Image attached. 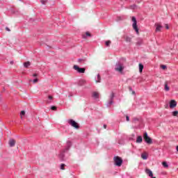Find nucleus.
<instances>
[{"mask_svg": "<svg viewBox=\"0 0 178 178\" xmlns=\"http://www.w3.org/2000/svg\"><path fill=\"white\" fill-rule=\"evenodd\" d=\"M92 97L95 99H99V92H93L92 93Z\"/></svg>", "mask_w": 178, "mask_h": 178, "instance_id": "nucleus-9", "label": "nucleus"}, {"mask_svg": "<svg viewBox=\"0 0 178 178\" xmlns=\"http://www.w3.org/2000/svg\"><path fill=\"white\" fill-rule=\"evenodd\" d=\"M131 20L133 22L132 26L134 30H135L136 34H140V32L138 31V26H137V19H136L135 17H132Z\"/></svg>", "mask_w": 178, "mask_h": 178, "instance_id": "nucleus-1", "label": "nucleus"}, {"mask_svg": "<svg viewBox=\"0 0 178 178\" xmlns=\"http://www.w3.org/2000/svg\"><path fill=\"white\" fill-rule=\"evenodd\" d=\"M103 127H104V129H106V124H104V125L103 126Z\"/></svg>", "mask_w": 178, "mask_h": 178, "instance_id": "nucleus-38", "label": "nucleus"}, {"mask_svg": "<svg viewBox=\"0 0 178 178\" xmlns=\"http://www.w3.org/2000/svg\"><path fill=\"white\" fill-rule=\"evenodd\" d=\"M126 120H127V122H129L130 118L128 115H126Z\"/></svg>", "mask_w": 178, "mask_h": 178, "instance_id": "nucleus-33", "label": "nucleus"}, {"mask_svg": "<svg viewBox=\"0 0 178 178\" xmlns=\"http://www.w3.org/2000/svg\"><path fill=\"white\" fill-rule=\"evenodd\" d=\"M8 144L10 147H15V145L16 144V140H15L14 139H10L8 141Z\"/></svg>", "mask_w": 178, "mask_h": 178, "instance_id": "nucleus-10", "label": "nucleus"}, {"mask_svg": "<svg viewBox=\"0 0 178 178\" xmlns=\"http://www.w3.org/2000/svg\"><path fill=\"white\" fill-rule=\"evenodd\" d=\"M165 29H167V30H169V25L168 24H165Z\"/></svg>", "mask_w": 178, "mask_h": 178, "instance_id": "nucleus-34", "label": "nucleus"}, {"mask_svg": "<svg viewBox=\"0 0 178 178\" xmlns=\"http://www.w3.org/2000/svg\"><path fill=\"white\" fill-rule=\"evenodd\" d=\"M38 79H33V83H38Z\"/></svg>", "mask_w": 178, "mask_h": 178, "instance_id": "nucleus-32", "label": "nucleus"}, {"mask_svg": "<svg viewBox=\"0 0 178 178\" xmlns=\"http://www.w3.org/2000/svg\"><path fill=\"white\" fill-rule=\"evenodd\" d=\"M67 122L70 124V126H72L74 129H80L79 123H77L76 121L73 120H68Z\"/></svg>", "mask_w": 178, "mask_h": 178, "instance_id": "nucleus-4", "label": "nucleus"}, {"mask_svg": "<svg viewBox=\"0 0 178 178\" xmlns=\"http://www.w3.org/2000/svg\"><path fill=\"white\" fill-rule=\"evenodd\" d=\"M30 65H31V63H30V61H27V62H26V63H24V67H29V66H30Z\"/></svg>", "mask_w": 178, "mask_h": 178, "instance_id": "nucleus-18", "label": "nucleus"}, {"mask_svg": "<svg viewBox=\"0 0 178 178\" xmlns=\"http://www.w3.org/2000/svg\"><path fill=\"white\" fill-rule=\"evenodd\" d=\"M152 178H156V177H155L153 176V177H152Z\"/></svg>", "mask_w": 178, "mask_h": 178, "instance_id": "nucleus-43", "label": "nucleus"}, {"mask_svg": "<svg viewBox=\"0 0 178 178\" xmlns=\"http://www.w3.org/2000/svg\"><path fill=\"white\" fill-rule=\"evenodd\" d=\"M145 172L146 175H147V176H149V177H152L154 176V173L149 168H145Z\"/></svg>", "mask_w": 178, "mask_h": 178, "instance_id": "nucleus-7", "label": "nucleus"}, {"mask_svg": "<svg viewBox=\"0 0 178 178\" xmlns=\"http://www.w3.org/2000/svg\"><path fill=\"white\" fill-rule=\"evenodd\" d=\"M142 159H147L148 156H147V154L143 153L141 154Z\"/></svg>", "mask_w": 178, "mask_h": 178, "instance_id": "nucleus-19", "label": "nucleus"}, {"mask_svg": "<svg viewBox=\"0 0 178 178\" xmlns=\"http://www.w3.org/2000/svg\"><path fill=\"white\" fill-rule=\"evenodd\" d=\"M177 106V102H176V100H171L170 102V108H175V106Z\"/></svg>", "mask_w": 178, "mask_h": 178, "instance_id": "nucleus-8", "label": "nucleus"}, {"mask_svg": "<svg viewBox=\"0 0 178 178\" xmlns=\"http://www.w3.org/2000/svg\"><path fill=\"white\" fill-rule=\"evenodd\" d=\"M86 80H83V79H81V80H80L79 81V83H78V85L80 86V87H81V86H86Z\"/></svg>", "mask_w": 178, "mask_h": 178, "instance_id": "nucleus-12", "label": "nucleus"}, {"mask_svg": "<svg viewBox=\"0 0 178 178\" xmlns=\"http://www.w3.org/2000/svg\"><path fill=\"white\" fill-rule=\"evenodd\" d=\"M177 115H178V111H174V112H172V115H173V116H177Z\"/></svg>", "mask_w": 178, "mask_h": 178, "instance_id": "nucleus-27", "label": "nucleus"}, {"mask_svg": "<svg viewBox=\"0 0 178 178\" xmlns=\"http://www.w3.org/2000/svg\"><path fill=\"white\" fill-rule=\"evenodd\" d=\"M60 169H61L62 170H65V164H61V165H60Z\"/></svg>", "mask_w": 178, "mask_h": 178, "instance_id": "nucleus-28", "label": "nucleus"}, {"mask_svg": "<svg viewBox=\"0 0 178 178\" xmlns=\"http://www.w3.org/2000/svg\"><path fill=\"white\" fill-rule=\"evenodd\" d=\"M132 94H136V92L135 91H132Z\"/></svg>", "mask_w": 178, "mask_h": 178, "instance_id": "nucleus-40", "label": "nucleus"}, {"mask_svg": "<svg viewBox=\"0 0 178 178\" xmlns=\"http://www.w3.org/2000/svg\"><path fill=\"white\" fill-rule=\"evenodd\" d=\"M26 115V112H24V111H22L20 113V115L21 116H24Z\"/></svg>", "mask_w": 178, "mask_h": 178, "instance_id": "nucleus-25", "label": "nucleus"}, {"mask_svg": "<svg viewBox=\"0 0 178 178\" xmlns=\"http://www.w3.org/2000/svg\"><path fill=\"white\" fill-rule=\"evenodd\" d=\"M40 2L42 5H47V2H48V0H40Z\"/></svg>", "mask_w": 178, "mask_h": 178, "instance_id": "nucleus-22", "label": "nucleus"}, {"mask_svg": "<svg viewBox=\"0 0 178 178\" xmlns=\"http://www.w3.org/2000/svg\"><path fill=\"white\" fill-rule=\"evenodd\" d=\"M38 74H33V77H37Z\"/></svg>", "mask_w": 178, "mask_h": 178, "instance_id": "nucleus-36", "label": "nucleus"}, {"mask_svg": "<svg viewBox=\"0 0 178 178\" xmlns=\"http://www.w3.org/2000/svg\"><path fill=\"white\" fill-rule=\"evenodd\" d=\"M86 35L88 37H91V33H90V32H86Z\"/></svg>", "mask_w": 178, "mask_h": 178, "instance_id": "nucleus-31", "label": "nucleus"}, {"mask_svg": "<svg viewBox=\"0 0 178 178\" xmlns=\"http://www.w3.org/2000/svg\"><path fill=\"white\" fill-rule=\"evenodd\" d=\"M129 90H131V88H129Z\"/></svg>", "mask_w": 178, "mask_h": 178, "instance_id": "nucleus-44", "label": "nucleus"}, {"mask_svg": "<svg viewBox=\"0 0 178 178\" xmlns=\"http://www.w3.org/2000/svg\"><path fill=\"white\" fill-rule=\"evenodd\" d=\"M111 44H112V42H111V40L106 41V47H109L111 45Z\"/></svg>", "mask_w": 178, "mask_h": 178, "instance_id": "nucleus-23", "label": "nucleus"}, {"mask_svg": "<svg viewBox=\"0 0 178 178\" xmlns=\"http://www.w3.org/2000/svg\"><path fill=\"white\" fill-rule=\"evenodd\" d=\"M83 38H86V35H83Z\"/></svg>", "mask_w": 178, "mask_h": 178, "instance_id": "nucleus-39", "label": "nucleus"}, {"mask_svg": "<svg viewBox=\"0 0 178 178\" xmlns=\"http://www.w3.org/2000/svg\"><path fill=\"white\" fill-rule=\"evenodd\" d=\"M136 143H143V137H141V136H138V138H137V139H136Z\"/></svg>", "mask_w": 178, "mask_h": 178, "instance_id": "nucleus-16", "label": "nucleus"}, {"mask_svg": "<svg viewBox=\"0 0 178 178\" xmlns=\"http://www.w3.org/2000/svg\"><path fill=\"white\" fill-rule=\"evenodd\" d=\"M124 70V65H123V64L118 63L116 64L115 70L116 72H119L120 73H122L123 72V70Z\"/></svg>", "mask_w": 178, "mask_h": 178, "instance_id": "nucleus-3", "label": "nucleus"}, {"mask_svg": "<svg viewBox=\"0 0 178 178\" xmlns=\"http://www.w3.org/2000/svg\"><path fill=\"white\" fill-rule=\"evenodd\" d=\"M113 160L116 166H122V163H123L122 158L119 157V156H114Z\"/></svg>", "mask_w": 178, "mask_h": 178, "instance_id": "nucleus-2", "label": "nucleus"}, {"mask_svg": "<svg viewBox=\"0 0 178 178\" xmlns=\"http://www.w3.org/2000/svg\"><path fill=\"white\" fill-rule=\"evenodd\" d=\"M48 98H49V99H53V97L52 96H51V95H49V97H48Z\"/></svg>", "mask_w": 178, "mask_h": 178, "instance_id": "nucleus-35", "label": "nucleus"}, {"mask_svg": "<svg viewBox=\"0 0 178 178\" xmlns=\"http://www.w3.org/2000/svg\"><path fill=\"white\" fill-rule=\"evenodd\" d=\"M162 165L164 168H169V165H168V163H166V161H163L162 163Z\"/></svg>", "mask_w": 178, "mask_h": 178, "instance_id": "nucleus-21", "label": "nucleus"}, {"mask_svg": "<svg viewBox=\"0 0 178 178\" xmlns=\"http://www.w3.org/2000/svg\"><path fill=\"white\" fill-rule=\"evenodd\" d=\"M115 97V94H113V92H112L110 95V102H109V105H112L113 104V102H112V99H113V98Z\"/></svg>", "mask_w": 178, "mask_h": 178, "instance_id": "nucleus-14", "label": "nucleus"}, {"mask_svg": "<svg viewBox=\"0 0 178 178\" xmlns=\"http://www.w3.org/2000/svg\"><path fill=\"white\" fill-rule=\"evenodd\" d=\"M78 62H79V63H84V62H86V59H84V58H79L78 60Z\"/></svg>", "mask_w": 178, "mask_h": 178, "instance_id": "nucleus-20", "label": "nucleus"}, {"mask_svg": "<svg viewBox=\"0 0 178 178\" xmlns=\"http://www.w3.org/2000/svg\"><path fill=\"white\" fill-rule=\"evenodd\" d=\"M124 38L127 42H131V38L129 36H124Z\"/></svg>", "mask_w": 178, "mask_h": 178, "instance_id": "nucleus-15", "label": "nucleus"}, {"mask_svg": "<svg viewBox=\"0 0 178 178\" xmlns=\"http://www.w3.org/2000/svg\"><path fill=\"white\" fill-rule=\"evenodd\" d=\"M155 27H156V31H161L162 26H161L160 24H155Z\"/></svg>", "mask_w": 178, "mask_h": 178, "instance_id": "nucleus-11", "label": "nucleus"}, {"mask_svg": "<svg viewBox=\"0 0 178 178\" xmlns=\"http://www.w3.org/2000/svg\"><path fill=\"white\" fill-rule=\"evenodd\" d=\"M101 81V76L99 74L97 75V83H99Z\"/></svg>", "mask_w": 178, "mask_h": 178, "instance_id": "nucleus-24", "label": "nucleus"}, {"mask_svg": "<svg viewBox=\"0 0 178 178\" xmlns=\"http://www.w3.org/2000/svg\"><path fill=\"white\" fill-rule=\"evenodd\" d=\"M164 90L165 91H169L170 90V88L168 86V81L164 83Z\"/></svg>", "mask_w": 178, "mask_h": 178, "instance_id": "nucleus-13", "label": "nucleus"}, {"mask_svg": "<svg viewBox=\"0 0 178 178\" xmlns=\"http://www.w3.org/2000/svg\"><path fill=\"white\" fill-rule=\"evenodd\" d=\"M73 67L78 73H86V68H80L78 65H74Z\"/></svg>", "mask_w": 178, "mask_h": 178, "instance_id": "nucleus-6", "label": "nucleus"}, {"mask_svg": "<svg viewBox=\"0 0 178 178\" xmlns=\"http://www.w3.org/2000/svg\"><path fill=\"white\" fill-rule=\"evenodd\" d=\"M10 63H11V65H13V61H11Z\"/></svg>", "mask_w": 178, "mask_h": 178, "instance_id": "nucleus-41", "label": "nucleus"}, {"mask_svg": "<svg viewBox=\"0 0 178 178\" xmlns=\"http://www.w3.org/2000/svg\"><path fill=\"white\" fill-rule=\"evenodd\" d=\"M143 44V40H140V42H136L137 45H141Z\"/></svg>", "mask_w": 178, "mask_h": 178, "instance_id": "nucleus-29", "label": "nucleus"}, {"mask_svg": "<svg viewBox=\"0 0 178 178\" xmlns=\"http://www.w3.org/2000/svg\"><path fill=\"white\" fill-rule=\"evenodd\" d=\"M177 152H178V145L177 146Z\"/></svg>", "mask_w": 178, "mask_h": 178, "instance_id": "nucleus-42", "label": "nucleus"}, {"mask_svg": "<svg viewBox=\"0 0 178 178\" xmlns=\"http://www.w3.org/2000/svg\"><path fill=\"white\" fill-rule=\"evenodd\" d=\"M144 69V65L141 63L139 64V72L140 73L143 72V70Z\"/></svg>", "mask_w": 178, "mask_h": 178, "instance_id": "nucleus-17", "label": "nucleus"}, {"mask_svg": "<svg viewBox=\"0 0 178 178\" xmlns=\"http://www.w3.org/2000/svg\"><path fill=\"white\" fill-rule=\"evenodd\" d=\"M161 69H163V70H165V69H166V65H162L161 66Z\"/></svg>", "mask_w": 178, "mask_h": 178, "instance_id": "nucleus-30", "label": "nucleus"}, {"mask_svg": "<svg viewBox=\"0 0 178 178\" xmlns=\"http://www.w3.org/2000/svg\"><path fill=\"white\" fill-rule=\"evenodd\" d=\"M143 138L147 144H152V139L148 136V134H147V132L144 134Z\"/></svg>", "mask_w": 178, "mask_h": 178, "instance_id": "nucleus-5", "label": "nucleus"}, {"mask_svg": "<svg viewBox=\"0 0 178 178\" xmlns=\"http://www.w3.org/2000/svg\"><path fill=\"white\" fill-rule=\"evenodd\" d=\"M51 111H56L57 107L55 106H53L51 107Z\"/></svg>", "mask_w": 178, "mask_h": 178, "instance_id": "nucleus-26", "label": "nucleus"}, {"mask_svg": "<svg viewBox=\"0 0 178 178\" xmlns=\"http://www.w3.org/2000/svg\"><path fill=\"white\" fill-rule=\"evenodd\" d=\"M6 30L7 31H10V29H9V28H8V27L6 28Z\"/></svg>", "mask_w": 178, "mask_h": 178, "instance_id": "nucleus-37", "label": "nucleus"}]
</instances>
